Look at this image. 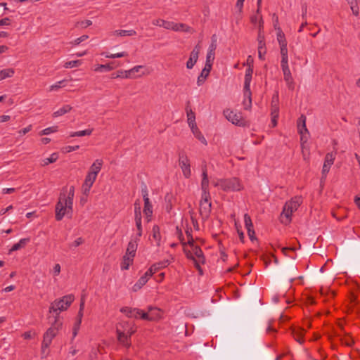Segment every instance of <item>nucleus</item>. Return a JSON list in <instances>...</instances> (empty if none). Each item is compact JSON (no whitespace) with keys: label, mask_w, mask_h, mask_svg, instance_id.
<instances>
[{"label":"nucleus","mask_w":360,"mask_h":360,"mask_svg":"<svg viewBox=\"0 0 360 360\" xmlns=\"http://www.w3.org/2000/svg\"><path fill=\"white\" fill-rule=\"evenodd\" d=\"M74 196L75 187L73 186L63 188L55 208L56 221H61L65 215L69 217H72Z\"/></svg>","instance_id":"f257e3e1"},{"label":"nucleus","mask_w":360,"mask_h":360,"mask_svg":"<svg viewBox=\"0 0 360 360\" xmlns=\"http://www.w3.org/2000/svg\"><path fill=\"white\" fill-rule=\"evenodd\" d=\"M302 203L301 196H294L290 200L287 201L280 216L281 222L283 224H289L292 221V216L297 210Z\"/></svg>","instance_id":"f03ea898"},{"label":"nucleus","mask_w":360,"mask_h":360,"mask_svg":"<svg viewBox=\"0 0 360 360\" xmlns=\"http://www.w3.org/2000/svg\"><path fill=\"white\" fill-rule=\"evenodd\" d=\"M184 252L187 258L193 261L195 266L199 271V273L202 274V270L200 265L205 263V259L200 247L193 243V244H188V245L184 243Z\"/></svg>","instance_id":"7ed1b4c3"},{"label":"nucleus","mask_w":360,"mask_h":360,"mask_svg":"<svg viewBox=\"0 0 360 360\" xmlns=\"http://www.w3.org/2000/svg\"><path fill=\"white\" fill-rule=\"evenodd\" d=\"M75 297L73 295H67L54 300L50 306L49 313H56L55 320H58L60 312L67 310L73 302Z\"/></svg>","instance_id":"20e7f679"},{"label":"nucleus","mask_w":360,"mask_h":360,"mask_svg":"<svg viewBox=\"0 0 360 360\" xmlns=\"http://www.w3.org/2000/svg\"><path fill=\"white\" fill-rule=\"evenodd\" d=\"M215 187H219L226 192L239 191L243 189V185L238 178L221 179L213 182Z\"/></svg>","instance_id":"39448f33"},{"label":"nucleus","mask_w":360,"mask_h":360,"mask_svg":"<svg viewBox=\"0 0 360 360\" xmlns=\"http://www.w3.org/2000/svg\"><path fill=\"white\" fill-rule=\"evenodd\" d=\"M61 326V322L56 319L54 323H53L51 326L48 328L43 336L42 343H44V347H49L53 339L56 336L57 333Z\"/></svg>","instance_id":"423d86ee"},{"label":"nucleus","mask_w":360,"mask_h":360,"mask_svg":"<svg viewBox=\"0 0 360 360\" xmlns=\"http://www.w3.org/2000/svg\"><path fill=\"white\" fill-rule=\"evenodd\" d=\"M179 166L181 169L183 176L186 179H189L191 175V160L185 153H181L179 155Z\"/></svg>","instance_id":"0eeeda50"},{"label":"nucleus","mask_w":360,"mask_h":360,"mask_svg":"<svg viewBox=\"0 0 360 360\" xmlns=\"http://www.w3.org/2000/svg\"><path fill=\"white\" fill-rule=\"evenodd\" d=\"M224 115L225 117L233 124L239 127H243L245 125V121L243 119L242 114L239 112L226 109L224 110Z\"/></svg>","instance_id":"6e6552de"},{"label":"nucleus","mask_w":360,"mask_h":360,"mask_svg":"<svg viewBox=\"0 0 360 360\" xmlns=\"http://www.w3.org/2000/svg\"><path fill=\"white\" fill-rule=\"evenodd\" d=\"M210 199V195H201V200L200 201V214L203 219H208L211 213L212 204Z\"/></svg>","instance_id":"1a4fd4ad"},{"label":"nucleus","mask_w":360,"mask_h":360,"mask_svg":"<svg viewBox=\"0 0 360 360\" xmlns=\"http://www.w3.org/2000/svg\"><path fill=\"white\" fill-rule=\"evenodd\" d=\"M139 312L137 314L138 318L143 320L154 321L160 317V311L157 308L149 307L148 312L139 309Z\"/></svg>","instance_id":"9d476101"},{"label":"nucleus","mask_w":360,"mask_h":360,"mask_svg":"<svg viewBox=\"0 0 360 360\" xmlns=\"http://www.w3.org/2000/svg\"><path fill=\"white\" fill-rule=\"evenodd\" d=\"M335 159V154L333 153H328L326 155L321 174V180L325 179L327 176L328 173L330 171L331 166L333 165Z\"/></svg>","instance_id":"9b49d317"},{"label":"nucleus","mask_w":360,"mask_h":360,"mask_svg":"<svg viewBox=\"0 0 360 360\" xmlns=\"http://www.w3.org/2000/svg\"><path fill=\"white\" fill-rule=\"evenodd\" d=\"M117 334H134L135 333V329L134 328V325L127 321H120L116 327Z\"/></svg>","instance_id":"f8f14e48"},{"label":"nucleus","mask_w":360,"mask_h":360,"mask_svg":"<svg viewBox=\"0 0 360 360\" xmlns=\"http://www.w3.org/2000/svg\"><path fill=\"white\" fill-rule=\"evenodd\" d=\"M174 259L172 256L169 258L164 259L163 260L156 262L153 264L149 269L148 271H151L152 274L153 275L155 273L158 271L160 269L166 268L168 265H169Z\"/></svg>","instance_id":"ddd939ff"},{"label":"nucleus","mask_w":360,"mask_h":360,"mask_svg":"<svg viewBox=\"0 0 360 360\" xmlns=\"http://www.w3.org/2000/svg\"><path fill=\"white\" fill-rule=\"evenodd\" d=\"M96 178H97V176L94 175L93 174H91L90 172L87 173V174L85 177V179H84V182L82 185V191H83L84 194H85V195L89 194L90 190H91V188L92 187Z\"/></svg>","instance_id":"4468645a"},{"label":"nucleus","mask_w":360,"mask_h":360,"mask_svg":"<svg viewBox=\"0 0 360 360\" xmlns=\"http://www.w3.org/2000/svg\"><path fill=\"white\" fill-rule=\"evenodd\" d=\"M200 51V46L196 45L190 54V57L186 63V68L188 69H192L198 61L199 53Z\"/></svg>","instance_id":"2eb2a0df"},{"label":"nucleus","mask_w":360,"mask_h":360,"mask_svg":"<svg viewBox=\"0 0 360 360\" xmlns=\"http://www.w3.org/2000/svg\"><path fill=\"white\" fill-rule=\"evenodd\" d=\"M121 63L116 61H112L104 65H97L94 68V70L97 72H109L115 68L120 67Z\"/></svg>","instance_id":"dca6fc26"},{"label":"nucleus","mask_w":360,"mask_h":360,"mask_svg":"<svg viewBox=\"0 0 360 360\" xmlns=\"http://www.w3.org/2000/svg\"><path fill=\"white\" fill-rule=\"evenodd\" d=\"M153 276L151 271H148V269L145 272V274L138 280V281L132 286V290L134 292H137L149 280V278Z\"/></svg>","instance_id":"f3484780"},{"label":"nucleus","mask_w":360,"mask_h":360,"mask_svg":"<svg viewBox=\"0 0 360 360\" xmlns=\"http://www.w3.org/2000/svg\"><path fill=\"white\" fill-rule=\"evenodd\" d=\"M283 73V79L286 83V85L290 90H293L295 88L294 80L292 77V74L289 67H285L281 68Z\"/></svg>","instance_id":"a211bd4d"},{"label":"nucleus","mask_w":360,"mask_h":360,"mask_svg":"<svg viewBox=\"0 0 360 360\" xmlns=\"http://www.w3.org/2000/svg\"><path fill=\"white\" fill-rule=\"evenodd\" d=\"M252 81V75H245V81H244V97L248 98V106L246 108H248L251 104V90H250V83Z\"/></svg>","instance_id":"6ab92c4d"},{"label":"nucleus","mask_w":360,"mask_h":360,"mask_svg":"<svg viewBox=\"0 0 360 360\" xmlns=\"http://www.w3.org/2000/svg\"><path fill=\"white\" fill-rule=\"evenodd\" d=\"M143 214L146 217L147 222H149L152 219L153 216V205L149 198H146L144 200Z\"/></svg>","instance_id":"aec40b11"},{"label":"nucleus","mask_w":360,"mask_h":360,"mask_svg":"<svg viewBox=\"0 0 360 360\" xmlns=\"http://www.w3.org/2000/svg\"><path fill=\"white\" fill-rule=\"evenodd\" d=\"M139 240V238H136L135 240H131V241L129 242L125 255H127V257L128 256L131 257L133 258L134 257L136 250H137V246H138L137 240Z\"/></svg>","instance_id":"412c9836"},{"label":"nucleus","mask_w":360,"mask_h":360,"mask_svg":"<svg viewBox=\"0 0 360 360\" xmlns=\"http://www.w3.org/2000/svg\"><path fill=\"white\" fill-rule=\"evenodd\" d=\"M103 161L102 159H96L93 164L91 165L88 172L93 174L95 176H98V174L101 172Z\"/></svg>","instance_id":"4be33fe9"},{"label":"nucleus","mask_w":360,"mask_h":360,"mask_svg":"<svg viewBox=\"0 0 360 360\" xmlns=\"http://www.w3.org/2000/svg\"><path fill=\"white\" fill-rule=\"evenodd\" d=\"M306 120H307L306 117H302V121H303L302 126L297 127L298 132L301 136V138H300L301 141L304 142V143L307 142V139H308L307 135L309 134V131L306 126Z\"/></svg>","instance_id":"5701e85b"},{"label":"nucleus","mask_w":360,"mask_h":360,"mask_svg":"<svg viewBox=\"0 0 360 360\" xmlns=\"http://www.w3.org/2000/svg\"><path fill=\"white\" fill-rule=\"evenodd\" d=\"M271 115L278 117L279 115V106H278V95H275L272 98L271 103Z\"/></svg>","instance_id":"b1692460"},{"label":"nucleus","mask_w":360,"mask_h":360,"mask_svg":"<svg viewBox=\"0 0 360 360\" xmlns=\"http://www.w3.org/2000/svg\"><path fill=\"white\" fill-rule=\"evenodd\" d=\"M191 130L193 134L194 135V136L199 141H200L205 146L207 145V141L206 139L202 135V134L201 133V131H200V129H198L197 125L191 127Z\"/></svg>","instance_id":"393cba45"},{"label":"nucleus","mask_w":360,"mask_h":360,"mask_svg":"<svg viewBox=\"0 0 360 360\" xmlns=\"http://www.w3.org/2000/svg\"><path fill=\"white\" fill-rule=\"evenodd\" d=\"M118 341L124 347H129L131 346V336L132 334L124 333L117 334Z\"/></svg>","instance_id":"a878e982"},{"label":"nucleus","mask_w":360,"mask_h":360,"mask_svg":"<svg viewBox=\"0 0 360 360\" xmlns=\"http://www.w3.org/2000/svg\"><path fill=\"white\" fill-rule=\"evenodd\" d=\"M120 311L122 313H124V314H126V316L127 317H134V318H136L137 319L138 318V316H137V314L138 313H140L139 312V309H137V308H131V307H122L120 309Z\"/></svg>","instance_id":"bb28decb"},{"label":"nucleus","mask_w":360,"mask_h":360,"mask_svg":"<svg viewBox=\"0 0 360 360\" xmlns=\"http://www.w3.org/2000/svg\"><path fill=\"white\" fill-rule=\"evenodd\" d=\"M209 179H208V174H205L202 176V181L200 184L201 190H202V194L203 195H210V191H209Z\"/></svg>","instance_id":"cd10ccee"},{"label":"nucleus","mask_w":360,"mask_h":360,"mask_svg":"<svg viewBox=\"0 0 360 360\" xmlns=\"http://www.w3.org/2000/svg\"><path fill=\"white\" fill-rule=\"evenodd\" d=\"M304 333V330L302 328H293L292 330V335L294 339L301 345L303 344L304 342L303 338Z\"/></svg>","instance_id":"c85d7f7f"},{"label":"nucleus","mask_w":360,"mask_h":360,"mask_svg":"<svg viewBox=\"0 0 360 360\" xmlns=\"http://www.w3.org/2000/svg\"><path fill=\"white\" fill-rule=\"evenodd\" d=\"M152 237L156 243L157 246L161 244V234L160 227L158 225H154L152 229Z\"/></svg>","instance_id":"c756f323"},{"label":"nucleus","mask_w":360,"mask_h":360,"mask_svg":"<svg viewBox=\"0 0 360 360\" xmlns=\"http://www.w3.org/2000/svg\"><path fill=\"white\" fill-rule=\"evenodd\" d=\"M72 109V107L70 105H64L60 108L57 110L53 113V117H58L69 112Z\"/></svg>","instance_id":"7c9ffc66"},{"label":"nucleus","mask_w":360,"mask_h":360,"mask_svg":"<svg viewBox=\"0 0 360 360\" xmlns=\"http://www.w3.org/2000/svg\"><path fill=\"white\" fill-rule=\"evenodd\" d=\"M30 241V238H22L19 240L18 243L14 244L12 248L9 250V254L12 252L17 251L22 248H24L27 243Z\"/></svg>","instance_id":"2f4dec72"},{"label":"nucleus","mask_w":360,"mask_h":360,"mask_svg":"<svg viewBox=\"0 0 360 360\" xmlns=\"http://www.w3.org/2000/svg\"><path fill=\"white\" fill-rule=\"evenodd\" d=\"M174 31L182 32H191L192 28L184 23H176L174 22Z\"/></svg>","instance_id":"473e14b6"},{"label":"nucleus","mask_w":360,"mask_h":360,"mask_svg":"<svg viewBox=\"0 0 360 360\" xmlns=\"http://www.w3.org/2000/svg\"><path fill=\"white\" fill-rule=\"evenodd\" d=\"M187 113V122L189 127H192L193 126L197 125L195 122V112L191 109H186Z\"/></svg>","instance_id":"72a5a7b5"},{"label":"nucleus","mask_w":360,"mask_h":360,"mask_svg":"<svg viewBox=\"0 0 360 360\" xmlns=\"http://www.w3.org/2000/svg\"><path fill=\"white\" fill-rule=\"evenodd\" d=\"M15 70L13 68H6L0 70V81L12 77L14 75Z\"/></svg>","instance_id":"f704fd0d"},{"label":"nucleus","mask_w":360,"mask_h":360,"mask_svg":"<svg viewBox=\"0 0 360 360\" xmlns=\"http://www.w3.org/2000/svg\"><path fill=\"white\" fill-rule=\"evenodd\" d=\"M136 34V31L134 30H117L113 32L112 34L115 36H134Z\"/></svg>","instance_id":"c9c22d12"},{"label":"nucleus","mask_w":360,"mask_h":360,"mask_svg":"<svg viewBox=\"0 0 360 360\" xmlns=\"http://www.w3.org/2000/svg\"><path fill=\"white\" fill-rule=\"evenodd\" d=\"M133 257L127 255H124L122 262L121 263V269L122 270H127L129 268V266L132 264Z\"/></svg>","instance_id":"e433bc0d"},{"label":"nucleus","mask_w":360,"mask_h":360,"mask_svg":"<svg viewBox=\"0 0 360 360\" xmlns=\"http://www.w3.org/2000/svg\"><path fill=\"white\" fill-rule=\"evenodd\" d=\"M102 56H105L106 58H122L124 56H127L128 53L125 51L119 52L116 53H110L109 52H103L101 53Z\"/></svg>","instance_id":"4c0bfd02"},{"label":"nucleus","mask_w":360,"mask_h":360,"mask_svg":"<svg viewBox=\"0 0 360 360\" xmlns=\"http://www.w3.org/2000/svg\"><path fill=\"white\" fill-rule=\"evenodd\" d=\"M93 129H86L82 131L71 132L69 135L70 137L75 136H89L92 134Z\"/></svg>","instance_id":"58836bf2"},{"label":"nucleus","mask_w":360,"mask_h":360,"mask_svg":"<svg viewBox=\"0 0 360 360\" xmlns=\"http://www.w3.org/2000/svg\"><path fill=\"white\" fill-rule=\"evenodd\" d=\"M266 53V45L264 41L259 40L258 44V57L260 60L264 59V54Z\"/></svg>","instance_id":"ea45409f"},{"label":"nucleus","mask_w":360,"mask_h":360,"mask_svg":"<svg viewBox=\"0 0 360 360\" xmlns=\"http://www.w3.org/2000/svg\"><path fill=\"white\" fill-rule=\"evenodd\" d=\"M143 68V65H136L130 70H126V72H124L126 78H134L135 77H134L132 75L135 72H139V70Z\"/></svg>","instance_id":"a19ab883"},{"label":"nucleus","mask_w":360,"mask_h":360,"mask_svg":"<svg viewBox=\"0 0 360 360\" xmlns=\"http://www.w3.org/2000/svg\"><path fill=\"white\" fill-rule=\"evenodd\" d=\"M66 82H67L66 79H63V80L58 81L56 84H52L49 86V91H57L59 89H60L61 87L65 86Z\"/></svg>","instance_id":"79ce46f5"},{"label":"nucleus","mask_w":360,"mask_h":360,"mask_svg":"<svg viewBox=\"0 0 360 360\" xmlns=\"http://www.w3.org/2000/svg\"><path fill=\"white\" fill-rule=\"evenodd\" d=\"M58 158L57 153H54L51 155L49 158H45L42 160V165L46 166L51 163L55 162Z\"/></svg>","instance_id":"37998d69"},{"label":"nucleus","mask_w":360,"mask_h":360,"mask_svg":"<svg viewBox=\"0 0 360 360\" xmlns=\"http://www.w3.org/2000/svg\"><path fill=\"white\" fill-rule=\"evenodd\" d=\"M277 41L279 44V46L281 45H285L287 44V41L285 39V37L283 31L278 27V32H277Z\"/></svg>","instance_id":"c03bdc74"},{"label":"nucleus","mask_w":360,"mask_h":360,"mask_svg":"<svg viewBox=\"0 0 360 360\" xmlns=\"http://www.w3.org/2000/svg\"><path fill=\"white\" fill-rule=\"evenodd\" d=\"M82 63V62L81 60H71V61H68V62L65 63L63 66L65 68L69 69V68H73L78 67V66L81 65Z\"/></svg>","instance_id":"a18cd8bd"},{"label":"nucleus","mask_w":360,"mask_h":360,"mask_svg":"<svg viewBox=\"0 0 360 360\" xmlns=\"http://www.w3.org/2000/svg\"><path fill=\"white\" fill-rule=\"evenodd\" d=\"M250 20H251V22L255 25L259 24V27H261L263 25L262 17L261 15L255 14V15L251 16Z\"/></svg>","instance_id":"49530a36"},{"label":"nucleus","mask_w":360,"mask_h":360,"mask_svg":"<svg viewBox=\"0 0 360 360\" xmlns=\"http://www.w3.org/2000/svg\"><path fill=\"white\" fill-rule=\"evenodd\" d=\"M136 226L137 229V238H139L142 236V224H141V217L134 218Z\"/></svg>","instance_id":"de8ad7c7"},{"label":"nucleus","mask_w":360,"mask_h":360,"mask_svg":"<svg viewBox=\"0 0 360 360\" xmlns=\"http://www.w3.org/2000/svg\"><path fill=\"white\" fill-rule=\"evenodd\" d=\"M58 130V126H53V127H47V128L43 129L40 132V134L41 135H49V134H50L51 133L57 132Z\"/></svg>","instance_id":"09e8293b"},{"label":"nucleus","mask_w":360,"mask_h":360,"mask_svg":"<svg viewBox=\"0 0 360 360\" xmlns=\"http://www.w3.org/2000/svg\"><path fill=\"white\" fill-rule=\"evenodd\" d=\"M208 76H209V75L207 73H206V72L205 73L202 70L200 75L198 77V79H197L198 86H200L202 85Z\"/></svg>","instance_id":"8fccbe9b"},{"label":"nucleus","mask_w":360,"mask_h":360,"mask_svg":"<svg viewBox=\"0 0 360 360\" xmlns=\"http://www.w3.org/2000/svg\"><path fill=\"white\" fill-rule=\"evenodd\" d=\"M91 25H92L91 20H85L77 22L75 24V26L77 27H80V28L84 29V28H86L87 27H89V26H90Z\"/></svg>","instance_id":"3c124183"},{"label":"nucleus","mask_w":360,"mask_h":360,"mask_svg":"<svg viewBox=\"0 0 360 360\" xmlns=\"http://www.w3.org/2000/svg\"><path fill=\"white\" fill-rule=\"evenodd\" d=\"M244 222H245V226L246 229H248V228L249 229L253 228V224H252L251 218L248 215V214H244Z\"/></svg>","instance_id":"603ef678"},{"label":"nucleus","mask_w":360,"mask_h":360,"mask_svg":"<svg viewBox=\"0 0 360 360\" xmlns=\"http://www.w3.org/2000/svg\"><path fill=\"white\" fill-rule=\"evenodd\" d=\"M81 323H79V321H75L73 328H72V341L76 338V336L78 334V332L80 328Z\"/></svg>","instance_id":"864d4df0"},{"label":"nucleus","mask_w":360,"mask_h":360,"mask_svg":"<svg viewBox=\"0 0 360 360\" xmlns=\"http://www.w3.org/2000/svg\"><path fill=\"white\" fill-rule=\"evenodd\" d=\"M141 217L140 203L137 200L134 203V218Z\"/></svg>","instance_id":"5fc2aeb1"},{"label":"nucleus","mask_w":360,"mask_h":360,"mask_svg":"<svg viewBox=\"0 0 360 360\" xmlns=\"http://www.w3.org/2000/svg\"><path fill=\"white\" fill-rule=\"evenodd\" d=\"M349 5L350 6V8L352 10L353 15H354L355 16H358L359 14V8L358 6L356 1L352 2V4Z\"/></svg>","instance_id":"6e6d98bb"},{"label":"nucleus","mask_w":360,"mask_h":360,"mask_svg":"<svg viewBox=\"0 0 360 360\" xmlns=\"http://www.w3.org/2000/svg\"><path fill=\"white\" fill-rule=\"evenodd\" d=\"M89 38L88 35H82L77 39H75L73 41L71 42L72 46H77L82 41H85Z\"/></svg>","instance_id":"4d7b16f0"},{"label":"nucleus","mask_w":360,"mask_h":360,"mask_svg":"<svg viewBox=\"0 0 360 360\" xmlns=\"http://www.w3.org/2000/svg\"><path fill=\"white\" fill-rule=\"evenodd\" d=\"M174 22L165 20L162 24V27L166 30H169L174 31Z\"/></svg>","instance_id":"13d9d810"},{"label":"nucleus","mask_w":360,"mask_h":360,"mask_svg":"<svg viewBox=\"0 0 360 360\" xmlns=\"http://www.w3.org/2000/svg\"><path fill=\"white\" fill-rule=\"evenodd\" d=\"M79 146H65L62 149V152L63 153H70V152H72V151H75L77 149H79Z\"/></svg>","instance_id":"bf43d9fd"},{"label":"nucleus","mask_w":360,"mask_h":360,"mask_svg":"<svg viewBox=\"0 0 360 360\" xmlns=\"http://www.w3.org/2000/svg\"><path fill=\"white\" fill-rule=\"evenodd\" d=\"M124 72H126V70H118L117 72L111 75V78H126Z\"/></svg>","instance_id":"052dcab7"},{"label":"nucleus","mask_w":360,"mask_h":360,"mask_svg":"<svg viewBox=\"0 0 360 360\" xmlns=\"http://www.w3.org/2000/svg\"><path fill=\"white\" fill-rule=\"evenodd\" d=\"M245 0H237L235 8L238 10L239 13H241L243 12V4Z\"/></svg>","instance_id":"680f3d73"},{"label":"nucleus","mask_w":360,"mask_h":360,"mask_svg":"<svg viewBox=\"0 0 360 360\" xmlns=\"http://www.w3.org/2000/svg\"><path fill=\"white\" fill-rule=\"evenodd\" d=\"M215 58V53L207 51L206 56V63H212Z\"/></svg>","instance_id":"e2e57ef3"},{"label":"nucleus","mask_w":360,"mask_h":360,"mask_svg":"<svg viewBox=\"0 0 360 360\" xmlns=\"http://www.w3.org/2000/svg\"><path fill=\"white\" fill-rule=\"evenodd\" d=\"M289 67L288 65V56H281V68Z\"/></svg>","instance_id":"0e129e2a"},{"label":"nucleus","mask_w":360,"mask_h":360,"mask_svg":"<svg viewBox=\"0 0 360 360\" xmlns=\"http://www.w3.org/2000/svg\"><path fill=\"white\" fill-rule=\"evenodd\" d=\"M280 53H281V56H288L287 44H285V45L283 44V45L280 46Z\"/></svg>","instance_id":"69168bd1"},{"label":"nucleus","mask_w":360,"mask_h":360,"mask_svg":"<svg viewBox=\"0 0 360 360\" xmlns=\"http://www.w3.org/2000/svg\"><path fill=\"white\" fill-rule=\"evenodd\" d=\"M84 243V240L82 238L79 237L74 240L70 245L71 247H78Z\"/></svg>","instance_id":"338daca9"},{"label":"nucleus","mask_w":360,"mask_h":360,"mask_svg":"<svg viewBox=\"0 0 360 360\" xmlns=\"http://www.w3.org/2000/svg\"><path fill=\"white\" fill-rule=\"evenodd\" d=\"M307 6L304 4L302 6V18L303 20H307Z\"/></svg>","instance_id":"774afa93"}]
</instances>
